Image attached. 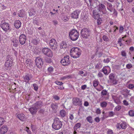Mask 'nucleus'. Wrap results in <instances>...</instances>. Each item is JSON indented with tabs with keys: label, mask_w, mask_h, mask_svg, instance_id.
<instances>
[{
	"label": "nucleus",
	"mask_w": 134,
	"mask_h": 134,
	"mask_svg": "<svg viewBox=\"0 0 134 134\" xmlns=\"http://www.w3.org/2000/svg\"><path fill=\"white\" fill-rule=\"evenodd\" d=\"M81 51L77 47H73L70 51L71 56L74 58H76L80 57L81 54Z\"/></svg>",
	"instance_id": "nucleus-1"
},
{
	"label": "nucleus",
	"mask_w": 134,
	"mask_h": 134,
	"mask_svg": "<svg viewBox=\"0 0 134 134\" xmlns=\"http://www.w3.org/2000/svg\"><path fill=\"white\" fill-rule=\"evenodd\" d=\"M63 125L62 122L58 118H55L54 119V122L52 125L53 129L56 130H58L61 129Z\"/></svg>",
	"instance_id": "nucleus-2"
},
{
	"label": "nucleus",
	"mask_w": 134,
	"mask_h": 134,
	"mask_svg": "<svg viewBox=\"0 0 134 134\" xmlns=\"http://www.w3.org/2000/svg\"><path fill=\"white\" fill-rule=\"evenodd\" d=\"M79 33L75 30H72L69 33V37L70 39L73 41L77 40L79 38Z\"/></svg>",
	"instance_id": "nucleus-3"
},
{
	"label": "nucleus",
	"mask_w": 134,
	"mask_h": 134,
	"mask_svg": "<svg viewBox=\"0 0 134 134\" xmlns=\"http://www.w3.org/2000/svg\"><path fill=\"white\" fill-rule=\"evenodd\" d=\"M42 106V104L39 102L36 103L34 105V106L30 108L29 110L32 115L35 114L37 111V109L41 107Z\"/></svg>",
	"instance_id": "nucleus-4"
},
{
	"label": "nucleus",
	"mask_w": 134,
	"mask_h": 134,
	"mask_svg": "<svg viewBox=\"0 0 134 134\" xmlns=\"http://www.w3.org/2000/svg\"><path fill=\"white\" fill-rule=\"evenodd\" d=\"M90 34L89 29L86 28H83L81 31V34L82 37L84 38H87L89 37Z\"/></svg>",
	"instance_id": "nucleus-5"
},
{
	"label": "nucleus",
	"mask_w": 134,
	"mask_h": 134,
	"mask_svg": "<svg viewBox=\"0 0 134 134\" xmlns=\"http://www.w3.org/2000/svg\"><path fill=\"white\" fill-rule=\"evenodd\" d=\"M0 26L4 31L7 32L10 30L9 24L6 22L5 20H3L1 22Z\"/></svg>",
	"instance_id": "nucleus-6"
},
{
	"label": "nucleus",
	"mask_w": 134,
	"mask_h": 134,
	"mask_svg": "<svg viewBox=\"0 0 134 134\" xmlns=\"http://www.w3.org/2000/svg\"><path fill=\"white\" fill-rule=\"evenodd\" d=\"M43 53L49 57H53V54L52 51L50 49L47 48H43L42 50Z\"/></svg>",
	"instance_id": "nucleus-7"
},
{
	"label": "nucleus",
	"mask_w": 134,
	"mask_h": 134,
	"mask_svg": "<svg viewBox=\"0 0 134 134\" xmlns=\"http://www.w3.org/2000/svg\"><path fill=\"white\" fill-rule=\"evenodd\" d=\"M69 57L68 55H66L62 59L60 63L62 65L64 66L68 65L70 63L69 60Z\"/></svg>",
	"instance_id": "nucleus-8"
},
{
	"label": "nucleus",
	"mask_w": 134,
	"mask_h": 134,
	"mask_svg": "<svg viewBox=\"0 0 134 134\" xmlns=\"http://www.w3.org/2000/svg\"><path fill=\"white\" fill-rule=\"evenodd\" d=\"M50 47L52 50H55L57 48V43L56 41L54 39H52L49 42Z\"/></svg>",
	"instance_id": "nucleus-9"
},
{
	"label": "nucleus",
	"mask_w": 134,
	"mask_h": 134,
	"mask_svg": "<svg viewBox=\"0 0 134 134\" xmlns=\"http://www.w3.org/2000/svg\"><path fill=\"white\" fill-rule=\"evenodd\" d=\"M128 124L124 121H122L121 123H118L116 125V127L117 129L120 130L121 128L125 129L127 127Z\"/></svg>",
	"instance_id": "nucleus-10"
},
{
	"label": "nucleus",
	"mask_w": 134,
	"mask_h": 134,
	"mask_svg": "<svg viewBox=\"0 0 134 134\" xmlns=\"http://www.w3.org/2000/svg\"><path fill=\"white\" fill-rule=\"evenodd\" d=\"M73 104L76 106H81L82 105V101L81 99L77 97H74L72 99Z\"/></svg>",
	"instance_id": "nucleus-11"
},
{
	"label": "nucleus",
	"mask_w": 134,
	"mask_h": 134,
	"mask_svg": "<svg viewBox=\"0 0 134 134\" xmlns=\"http://www.w3.org/2000/svg\"><path fill=\"white\" fill-rule=\"evenodd\" d=\"M36 64L37 67L39 68L42 67L43 62L42 59L40 57L37 58L35 60Z\"/></svg>",
	"instance_id": "nucleus-12"
},
{
	"label": "nucleus",
	"mask_w": 134,
	"mask_h": 134,
	"mask_svg": "<svg viewBox=\"0 0 134 134\" xmlns=\"http://www.w3.org/2000/svg\"><path fill=\"white\" fill-rule=\"evenodd\" d=\"M98 11L102 12L103 14H105L106 13V7L105 5L102 3H100L98 6Z\"/></svg>",
	"instance_id": "nucleus-13"
},
{
	"label": "nucleus",
	"mask_w": 134,
	"mask_h": 134,
	"mask_svg": "<svg viewBox=\"0 0 134 134\" xmlns=\"http://www.w3.org/2000/svg\"><path fill=\"white\" fill-rule=\"evenodd\" d=\"M16 117L20 120L21 121H24L26 120L25 115L22 113H16Z\"/></svg>",
	"instance_id": "nucleus-14"
},
{
	"label": "nucleus",
	"mask_w": 134,
	"mask_h": 134,
	"mask_svg": "<svg viewBox=\"0 0 134 134\" xmlns=\"http://www.w3.org/2000/svg\"><path fill=\"white\" fill-rule=\"evenodd\" d=\"M13 61L11 59H7L4 64L5 68L8 70L10 69V68L12 65Z\"/></svg>",
	"instance_id": "nucleus-15"
},
{
	"label": "nucleus",
	"mask_w": 134,
	"mask_h": 134,
	"mask_svg": "<svg viewBox=\"0 0 134 134\" xmlns=\"http://www.w3.org/2000/svg\"><path fill=\"white\" fill-rule=\"evenodd\" d=\"M19 42L20 44L23 45L25 43L26 40V37L25 35L21 34L19 37Z\"/></svg>",
	"instance_id": "nucleus-16"
},
{
	"label": "nucleus",
	"mask_w": 134,
	"mask_h": 134,
	"mask_svg": "<svg viewBox=\"0 0 134 134\" xmlns=\"http://www.w3.org/2000/svg\"><path fill=\"white\" fill-rule=\"evenodd\" d=\"M32 78V76L29 74H27L23 77L24 81L26 83L29 82Z\"/></svg>",
	"instance_id": "nucleus-17"
},
{
	"label": "nucleus",
	"mask_w": 134,
	"mask_h": 134,
	"mask_svg": "<svg viewBox=\"0 0 134 134\" xmlns=\"http://www.w3.org/2000/svg\"><path fill=\"white\" fill-rule=\"evenodd\" d=\"M80 13V11L77 10L74 11L71 14V18L74 19L77 18Z\"/></svg>",
	"instance_id": "nucleus-18"
},
{
	"label": "nucleus",
	"mask_w": 134,
	"mask_h": 134,
	"mask_svg": "<svg viewBox=\"0 0 134 134\" xmlns=\"http://www.w3.org/2000/svg\"><path fill=\"white\" fill-rule=\"evenodd\" d=\"M8 130V128L7 126L5 125L3 126L0 128V134H5L7 132Z\"/></svg>",
	"instance_id": "nucleus-19"
},
{
	"label": "nucleus",
	"mask_w": 134,
	"mask_h": 134,
	"mask_svg": "<svg viewBox=\"0 0 134 134\" xmlns=\"http://www.w3.org/2000/svg\"><path fill=\"white\" fill-rule=\"evenodd\" d=\"M102 71L105 75H108L110 72V68L109 66H105L102 69Z\"/></svg>",
	"instance_id": "nucleus-20"
},
{
	"label": "nucleus",
	"mask_w": 134,
	"mask_h": 134,
	"mask_svg": "<svg viewBox=\"0 0 134 134\" xmlns=\"http://www.w3.org/2000/svg\"><path fill=\"white\" fill-rule=\"evenodd\" d=\"M98 9H94L93 12V18L95 19L99 18V13L100 12L99 11H98Z\"/></svg>",
	"instance_id": "nucleus-21"
},
{
	"label": "nucleus",
	"mask_w": 134,
	"mask_h": 134,
	"mask_svg": "<svg viewBox=\"0 0 134 134\" xmlns=\"http://www.w3.org/2000/svg\"><path fill=\"white\" fill-rule=\"evenodd\" d=\"M12 44L13 46L16 47L18 44V41L15 37L13 38L12 40Z\"/></svg>",
	"instance_id": "nucleus-22"
},
{
	"label": "nucleus",
	"mask_w": 134,
	"mask_h": 134,
	"mask_svg": "<svg viewBox=\"0 0 134 134\" xmlns=\"http://www.w3.org/2000/svg\"><path fill=\"white\" fill-rule=\"evenodd\" d=\"M58 106L57 103H53L51 105V107L54 111L56 112V110L58 109Z\"/></svg>",
	"instance_id": "nucleus-23"
},
{
	"label": "nucleus",
	"mask_w": 134,
	"mask_h": 134,
	"mask_svg": "<svg viewBox=\"0 0 134 134\" xmlns=\"http://www.w3.org/2000/svg\"><path fill=\"white\" fill-rule=\"evenodd\" d=\"M21 23L19 20H16L14 23V25L16 28H19L21 27Z\"/></svg>",
	"instance_id": "nucleus-24"
},
{
	"label": "nucleus",
	"mask_w": 134,
	"mask_h": 134,
	"mask_svg": "<svg viewBox=\"0 0 134 134\" xmlns=\"http://www.w3.org/2000/svg\"><path fill=\"white\" fill-rule=\"evenodd\" d=\"M25 63L27 66L31 67V66H32V61L30 59H27L26 60Z\"/></svg>",
	"instance_id": "nucleus-25"
},
{
	"label": "nucleus",
	"mask_w": 134,
	"mask_h": 134,
	"mask_svg": "<svg viewBox=\"0 0 134 134\" xmlns=\"http://www.w3.org/2000/svg\"><path fill=\"white\" fill-rule=\"evenodd\" d=\"M24 11L23 9H21L19 11L18 13L19 16L21 18L23 17L24 14Z\"/></svg>",
	"instance_id": "nucleus-26"
},
{
	"label": "nucleus",
	"mask_w": 134,
	"mask_h": 134,
	"mask_svg": "<svg viewBox=\"0 0 134 134\" xmlns=\"http://www.w3.org/2000/svg\"><path fill=\"white\" fill-rule=\"evenodd\" d=\"M67 47V45L66 43L65 42H63L60 44V48L61 49H64Z\"/></svg>",
	"instance_id": "nucleus-27"
},
{
	"label": "nucleus",
	"mask_w": 134,
	"mask_h": 134,
	"mask_svg": "<svg viewBox=\"0 0 134 134\" xmlns=\"http://www.w3.org/2000/svg\"><path fill=\"white\" fill-rule=\"evenodd\" d=\"M60 114L62 117H64L66 115V111L64 110H62L60 111Z\"/></svg>",
	"instance_id": "nucleus-28"
},
{
	"label": "nucleus",
	"mask_w": 134,
	"mask_h": 134,
	"mask_svg": "<svg viewBox=\"0 0 134 134\" xmlns=\"http://www.w3.org/2000/svg\"><path fill=\"white\" fill-rule=\"evenodd\" d=\"M54 70V68L52 66H51L48 68L47 70L48 73H51L53 72Z\"/></svg>",
	"instance_id": "nucleus-29"
},
{
	"label": "nucleus",
	"mask_w": 134,
	"mask_h": 134,
	"mask_svg": "<svg viewBox=\"0 0 134 134\" xmlns=\"http://www.w3.org/2000/svg\"><path fill=\"white\" fill-rule=\"evenodd\" d=\"M99 83V81L98 80H95L93 81V85L94 87H97Z\"/></svg>",
	"instance_id": "nucleus-30"
},
{
	"label": "nucleus",
	"mask_w": 134,
	"mask_h": 134,
	"mask_svg": "<svg viewBox=\"0 0 134 134\" xmlns=\"http://www.w3.org/2000/svg\"><path fill=\"white\" fill-rule=\"evenodd\" d=\"M81 126V124L80 123H78L76 124L74 127V129L75 130H77Z\"/></svg>",
	"instance_id": "nucleus-31"
},
{
	"label": "nucleus",
	"mask_w": 134,
	"mask_h": 134,
	"mask_svg": "<svg viewBox=\"0 0 134 134\" xmlns=\"http://www.w3.org/2000/svg\"><path fill=\"white\" fill-rule=\"evenodd\" d=\"M107 103L105 101L101 102L100 104V106L102 108L106 107L107 105Z\"/></svg>",
	"instance_id": "nucleus-32"
},
{
	"label": "nucleus",
	"mask_w": 134,
	"mask_h": 134,
	"mask_svg": "<svg viewBox=\"0 0 134 134\" xmlns=\"http://www.w3.org/2000/svg\"><path fill=\"white\" fill-rule=\"evenodd\" d=\"M5 122V121L4 118L0 117V127L4 124Z\"/></svg>",
	"instance_id": "nucleus-33"
},
{
	"label": "nucleus",
	"mask_w": 134,
	"mask_h": 134,
	"mask_svg": "<svg viewBox=\"0 0 134 134\" xmlns=\"http://www.w3.org/2000/svg\"><path fill=\"white\" fill-rule=\"evenodd\" d=\"M86 119L87 121L90 123H92L93 122V119L92 117L91 116H88L86 118Z\"/></svg>",
	"instance_id": "nucleus-34"
},
{
	"label": "nucleus",
	"mask_w": 134,
	"mask_h": 134,
	"mask_svg": "<svg viewBox=\"0 0 134 134\" xmlns=\"http://www.w3.org/2000/svg\"><path fill=\"white\" fill-rule=\"evenodd\" d=\"M107 5L108 7H107V8L108 10L110 11L111 12L112 10H111V9L112 6V5L110 3H108Z\"/></svg>",
	"instance_id": "nucleus-35"
},
{
	"label": "nucleus",
	"mask_w": 134,
	"mask_h": 134,
	"mask_svg": "<svg viewBox=\"0 0 134 134\" xmlns=\"http://www.w3.org/2000/svg\"><path fill=\"white\" fill-rule=\"evenodd\" d=\"M103 40L106 42H107L109 40V38L108 37L105 35H104L103 36Z\"/></svg>",
	"instance_id": "nucleus-36"
},
{
	"label": "nucleus",
	"mask_w": 134,
	"mask_h": 134,
	"mask_svg": "<svg viewBox=\"0 0 134 134\" xmlns=\"http://www.w3.org/2000/svg\"><path fill=\"white\" fill-rule=\"evenodd\" d=\"M32 42L34 44L37 45L38 43V41L36 39H33L32 41Z\"/></svg>",
	"instance_id": "nucleus-37"
},
{
	"label": "nucleus",
	"mask_w": 134,
	"mask_h": 134,
	"mask_svg": "<svg viewBox=\"0 0 134 134\" xmlns=\"http://www.w3.org/2000/svg\"><path fill=\"white\" fill-rule=\"evenodd\" d=\"M127 87L130 89H133L134 88V84H130L128 85Z\"/></svg>",
	"instance_id": "nucleus-38"
},
{
	"label": "nucleus",
	"mask_w": 134,
	"mask_h": 134,
	"mask_svg": "<svg viewBox=\"0 0 134 134\" xmlns=\"http://www.w3.org/2000/svg\"><path fill=\"white\" fill-rule=\"evenodd\" d=\"M102 22V19L99 18L97 19V23L98 25H100Z\"/></svg>",
	"instance_id": "nucleus-39"
},
{
	"label": "nucleus",
	"mask_w": 134,
	"mask_h": 134,
	"mask_svg": "<svg viewBox=\"0 0 134 134\" xmlns=\"http://www.w3.org/2000/svg\"><path fill=\"white\" fill-rule=\"evenodd\" d=\"M45 60L47 63H51L52 62V59L50 58H47L45 59Z\"/></svg>",
	"instance_id": "nucleus-40"
},
{
	"label": "nucleus",
	"mask_w": 134,
	"mask_h": 134,
	"mask_svg": "<svg viewBox=\"0 0 134 134\" xmlns=\"http://www.w3.org/2000/svg\"><path fill=\"white\" fill-rule=\"evenodd\" d=\"M129 114L131 116H134V111L132 110H130L129 112Z\"/></svg>",
	"instance_id": "nucleus-41"
},
{
	"label": "nucleus",
	"mask_w": 134,
	"mask_h": 134,
	"mask_svg": "<svg viewBox=\"0 0 134 134\" xmlns=\"http://www.w3.org/2000/svg\"><path fill=\"white\" fill-rule=\"evenodd\" d=\"M55 83L58 85H61L63 84V83L61 82H60L58 81H55Z\"/></svg>",
	"instance_id": "nucleus-42"
},
{
	"label": "nucleus",
	"mask_w": 134,
	"mask_h": 134,
	"mask_svg": "<svg viewBox=\"0 0 134 134\" xmlns=\"http://www.w3.org/2000/svg\"><path fill=\"white\" fill-rule=\"evenodd\" d=\"M132 65L130 63L126 65V67L128 69H130L132 68Z\"/></svg>",
	"instance_id": "nucleus-43"
},
{
	"label": "nucleus",
	"mask_w": 134,
	"mask_h": 134,
	"mask_svg": "<svg viewBox=\"0 0 134 134\" xmlns=\"http://www.w3.org/2000/svg\"><path fill=\"white\" fill-rule=\"evenodd\" d=\"M25 131H26L29 134H32L31 131L29 130L28 127H26Z\"/></svg>",
	"instance_id": "nucleus-44"
},
{
	"label": "nucleus",
	"mask_w": 134,
	"mask_h": 134,
	"mask_svg": "<svg viewBox=\"0 0 134 134\" xmlns=\"http://www.w3.org/2000/svg\"><path fill=\"white\" fill-rule=\"evenodd\" d=\"M33 86L34 87V90L36 91H37L38 88L37 85L36 83H34L33 84Z\"/></svg>",
	"instance_id": "nucleus-45"
},
{
	"label": "nucleus",
	"mask_w": 134,
	"mask_h": 134,
	"mask_svg": "<svg viewBox=\"0 0 134 134\" xmlns=\"http://www.w3.org/2000/svg\"><path fill=\"white\" fill-rule=\"evenodd\" d=\"M121 55L122 56L124 57H126V53L125 51H122L121 52Z\"/></svg>",
	"instance_id": "nucleus-46"
},
{
	"label": "nucleus",
	"mask_w": 134,
	"mask_h": 134,
	"mask_svg": "<svg viewBox=\"0 0 134 134\" xmlns=\"http://www.w3.org/2000/svg\"><path fill=\"white\" fill-rule=\"evenodd\" d=\"M107 91L105 90H103L101 92V94L103 95H105L107 93Z\"/></svg>",
	"instance_id": "nucleus-47"
},
{
	"label": "nucleus",
	"mask_w": 134,
	"mask_h": 134,
	"mask_svg": "<svg viewBox=\"0 0 134 134\" xmlns=\"http://www.w3.org/2000/svg\"><path fill=\"white\" fill-rule=\"evenodd\" d=\"M69 76H66L62 77L60 78V80H64L68 78Z\"/></svg>",
	"instance_id": "nucleus-48"
},
{
	"label": "nucleus",
	"mask_w": 134,
	"mask_h": 134,
	"mask_svg": "<svg viewBox=\"0 0 134 134\" xmlns=\"http://www.w3.org/2000/svg\"><path fill=\"white\" fill-rule=\"evenodd\" d=\"M101 110L99 108H98L96 109V113L97 114H100L101 113Z\"/></svg>",
	"instance_id": "nucleus-49"
},
{
	"label": "nucleus",
	"mask_w": 134,
	"mask_h": 134,
	"mask_svg": "<svg viewBox=\"0 0 134 134\" xmlns=\"http://www.w3.org/2000/svg\"><path fill=\"white\" fill-rule=\"evenodd\" d=\"M121 106L120 105H118L115 108V110L117 111H119L121 109Z\"/></svg>",
	"instance_id": "nucleus-50"
},
{
	"label": "nucleus",
	"mask_w": 134,
	"mask_h": 134,
	"mask_svg": "<svg viewBox=\"0 0 134 134\" xmlns=\"http://www.w3.org/2000/svg\"><path fill=\"white\" fill-rule=\"evenodd\" d=\"M53 97L54 99L56 100H58L60 99L59 97L56 95L53 96Z\"/></svg>",
	"instance_id": "nucleus-51"
},
{
	"label": "nucleus",
	"mask_w": 134,
	"mask_h": 134,
	"mask_svg": "<svg viewBox=\"0 0 134 134\" xmlns=\"http://www.w3.org/2000/svg\"><path fill=\"white\" fill-rule=\"evenodd\" d=\"M110 59L109 58H107L106 59H105L104 60L103 62L105 63H108L110 62Z\"/></svg>",
	"instance_id": "nucleus-52"
},
{
	"label": "nucleus",
	"mask_w": 134,
	"mask_h": 134,
	"mask_svg": "<svg viewBox=\"0 0 134 134\" xmlns=\"http://www.w3.org/2000/svg\"><path fill=\"white\" fill-rule=\"evenodd\" d=\"M123 29L124 28L123 26H120L119 29V32L120 33H122L123 32Z\"/></svg>",
	"instance_id": "nucleus-53"
},
{
	"label": "nucleus",
	"mask_w": 134,
	"mask_h": 134,
	"mask_svg": "<svg viewBox=\"0 0 134 134\" xmlns=\"http://www.w3.org/2000/svg\"><path fill=\"white\" fill-rule=\"evenodd\" d=\"M114 74H110L109 76V79H113L114 78Z\"/></svg>",
	"instance_id": "nucleus-54"
},
{
	"label": "nucleus",
	"mask_w": 134,
	"mask_h": 134,
	"mask_svg": "<svg viewBox=\"0 0 134 134\" xmlns=\"http://www.w3.org/2000/svg\"><path fill=\"white\" fill-rule=\"evenodd\" d=\"M114 113L113 111H110L109 113V117H112L113 116Z\"/></svg>",
	"instance_id": "nucleus-55"
},
{
	"label": "nucleus",
	"mask_w": 134,
	"mask_h": 134,
	"mask_svg": "<svg viewBox=\"0 0 134 134\" xmlns=\"http://www.w3.org/2000/svg\"><path fill=\"white\" fill-rule=\"evenodd\" d=\"M108 134H113V131L111 130H109L107 132Z\"/></svg>",
	"instance_id": "nucleus-56"
},
{
	"label": "nucleus",
	"mask_w": 134,
	"mask_h": 134,
	"mask_svg": "<svg viewBox=\"0 0 134 134\" xmlns=\"http://www.w3.org/2000/svg\"><path fill=\"white\" fill-rule=\"evenodd\" d=\"M69 20L68 18L67 17H64L63 18V20L65 22H66L68 21Z\"/></svg>",
	"instance_id": "nucleus-57"
},
{
	"label": "nucleus",
	"mask_w": 134,
	"mask_h": 134,
	"mask_svg": "<svg viewBox=\"0 0 134 134\" xmlns=\"http://www.w3.org/2000/svg\"><path fill=\"white\" fill-rule=\"evenodd\" d=\"M89 105V103L87 101H86L84 103V106L87 107Z\"/></svg>",
	"instance_id": "nucleus-58"
},
{
	"label": "nucleus",
	"mask_w": 134,
	"mask_h": 134,
	"mask_svg": "<svg viewBox=\"0 0 134 134\" xmlns=\"http://www.w3.org/2000/svg\"><path fill=\"white\" fill-rule=\"evenodd\" d=\"M97 75L98 77H102L103 76V75L102 74V73L100 72H98Z\"/></svg>",
	"instance_id": "nucleus-59"
},
{
	"label": "nucleus",
	"mask_w": 134,
	"mask_h": 134,
	"mask_svg": "<svg viewBox=\"0 0 134 134\" xmlns=\"http://www.w3.org/2000/svg\"><path fill=\"white\" fill-rule=\"evenodd\" d=\"M94 120L97 122H98L100 121V119L98 117H96L94 119Z\"/></svg>",
	"instance_id": "nucleus-60"
},
{
	"label": "nucleus",
	"mask_w": 134,
	"mask_h": 134,
	"mask_svg": "<svg viewBox=\"0 0 134 134\" xmlns=\"http://www.w3.org/2000/svg\"><path fill=\"white\" fill-rule=\"evenodd\" d=\"M124 104L126 105H128V102L125 100H124L123 101Z\"/></svg>",
	"instance_id": "nucleus-61"
},
{
	"label": "nucleus",
	"mask_w": 134,
	"mask_h": 134,
	"mask_svg": "<svg viewBox=\"0 0 134 134\" xmlns=\"http://www.w3.org/2000/svg\"><path fill=\"white\" fill-rule=\"evenodd\" d=\"M86 85H82L81 87V89L82 90H84L85 89L86 87Z\"/></svg>",
	"instance_id": "nucleus-62"
},
{
	"label": "nucleus",
	"mask_w": 134,
	"mask_h": 134,
	"mask_svg": "<svg viewBox=\"0 0 134 134\" xmlns=\"http://www.w3.org/2000/svg\"><path fill=\"white\" fill-rule=\"evenodd\" d=\"M53 23L55 25H56L58 24V22L56 20H53Z\"/></svg>",
	"instance_id": "nucleus-63"
},
{
	"label": "nucleus",
	"mask_w": 134,
	"mask_h": 134,
	"mask_svg": "<svg viewBox=\"0 0 134 134\" xmlns=\"http://www.w3.org/2000/svg\"><path fill=\"white\" fill-rule=\"evenodd\" d=\"M69 118L71 120H72L74 119V117L73 114H71L69 116Z\"/></svg>",
	"instance_id": "nucleus-64"
}]
</instances>
